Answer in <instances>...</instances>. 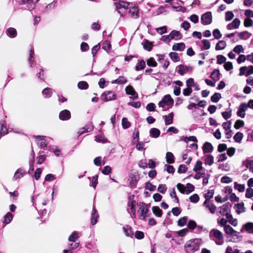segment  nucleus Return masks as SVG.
Segmentation results:
<instances>
[{"label":"nucleus","instance_id":"f257e3e1","mask_svg":"<svg viewBox=\"0 0 253 253\" xmlns=\"http://www.w3.org/2000/svg\"><path fill=\"white\" fill-rule=\"evenodd\" d=\"M202 243V239L199 238L190 240L184 245L185 251L187 253H194L199 250Z\"/></svg>","mask_w":253,"mask_h":253},{"label":"nucleus","instance_id":"f03ea898","mask_svg":"<svg viewBox=\"0 0 253 253\" xmlns=\"http://www.w3.org/2000/svg\"><path fill=\"white\" fill-rule=\"evenodd\" d=\"M210 237L213 240H216L215 243L217 245H221L223 243V235L222 233L218 229H212L209 234Z\"/></svg>","mask_w":253,"mask_h":253},{"label":"nucleus","instance_id":"7ed1b4c3","mask_svg":"<svg viewBox=\"0 0 253 253\" xmlns=\"http://www.w3.org/2000/svg\"><path fill=\"white\" fill-rule=\"evenodd\" d=\"M177 188L180 193L186 194H189L194 190V186L189 183H187L186 186L181 183H178Z\"/></svg>","mask_w":253,"mask_h":253},{"label":"nucleus","instance_id":"20e7f679","mask_svg":"<svg viewBox=\"0 0 253 253\" xmlns=\"http://www.w3.org/2000/svg\"><path fill=\"white\" fill-rule=\"evenodd\" d=\"M148 209L146 204L140 203L139 204L138 214L139 218L141 220H144L148 216Z\"/></svg>","mask_w":253,"mask_h":253},{"label":"nucleus","instance_id":"39448f33","mask_svg":"<svg viewBox=\"0 0 253 253\" xmlns=\"http://www.w3.org/2000/svg\"><path fill=\"white\" fill-rule=\"evenodd\" d=\"M173 100L169 94L166 95L159 102L158 105L160 107H164L165 106H172Z\"/></svg>","mask_w":253,"mask_h":253},{"label":"nucleus","instance_id":"423d86ee","mask_svg":"<svg viewBox=\"0 0 253 253\" xmlns=\"http://www.w3.org/2000/svg\"><path fill=\"white\" fill-rule=\"evenodd\" d=\"M101 98L102 100L107 102L116 99L117 95L112 91H107L101 95Z\"/></svg>","mask_w":253,"mask_h":253},{"label":"nucleus","instance_id":"0eeeda50","mask_svg":"<svg viewBox=\"0 0 253 253\" xmlns=\"http://www.w3.org/2000/svg\"><path fill=\"white\" fill-rule=\"evenodd\" d=\"M212 17L211 12H207L203 14L201 17V21L203 25H209L212 22Z\"/></svg>","mask_w":253,"mask_h":253},{"label":"nucleus","instance_id":"6e6552de","mask_svg":"<svg viewBox=\"0 0 253 253\" xmlns=\"http://www.w3.org/2000/svg\"><path fill=\"white\" fill-rule=\"evenodd\" d=\"M249 108V102L247 104L245 103H241L239 106L238 111L237 112V115L238 116L244 118L246 115V111Z\"/></svg>","mask_w":253,"mask_h":253},{"label":"nucleus","instance_id":"1a4fd4ad","mask_svg":"<svg viewBox=\"0 0 253 253\" xmlns=\"http://www.w3.org/2000/svg\"><path fill=\"white\" fill-rule=\"evenodd\" d=\"M231 208V205L229 203H226L223 205L222 206L218 208L217 215L218 213L221 215H225L230 210Z\"/></svg>","mask_w":253,"mask_h":253},{"label":"nucleus","instance_id":"9d476101","mask_svg":"<svg viewBox=\"0 0 253 253\" xmlns=\"http://www.w3.org/2000/svg\"><path fill=\"white\" fill-rule=\"evenodd\" d=\"M125 91L127 94L131 95L130 99L134 100L138 98V95L132 86L127 85L125 88Z\"/></svg>","mask_w":253,"mask_h":253},{"label":"nucleus","instance_id":"9b49d317","mask_svg":"<svg viewBox=\"0 0 253 253\" xmlns=\"http://www.w3.org/2000/svg\"><path fill=\"white\" fill-rule=\"evenodd\" d=\"M177 68L178 69L177 73L182 76L187 73L191 72L192 70V68L191 67L183 65H180L178 66Z\"/></svg>","mask_w":253,"mask_h":253},{"label":"nucleus","instance_id":"f8f14e48","mask_svg":"<svg viewBox=\"0 0 253 253\" xmlns=\"http://www.w3.org/2000/svg\"><path fill=\"white\" fill-rule=\"evenodd\" d=\"M33 137L35 138L37 145L41 148H44L47 146V143L45 140V136L34 135Z\"/></svg>","mask_w":253,"mask_h":253},{"label":"nucleus","instance_id":"ddd939ff","mask_svg":"<svg viewBox=\"0 0 253 253\" xmlns=\"http://www.w3.org/2000/svg\"><path fill=\"white\" fill-rule=\"evenodd\" d=\"M223 128L224 129L225 133L227 138H230L232 136V131L230 129L231 123L230 122H225L222 124Z\"/></svg>","mask_w":253,"mask_h":253},{"label":"nucleus","instance_id":"4468645a","mask_svg":"<svg viewBox=\"0 0 253 253\" xmlns=\"http://www.w3.org/2000/svg\"><path fill=\"white\" fill-rule=\"evenodd\" d=\"M224 231L226 234L228 235H233V238L234 237H236L237 239H240V237L237 236V235H234V233H237V231H235L231 226L229 225H227L225 226L224 227Z\"/></svg>","mask_w":253,"mask_h":253},{"label":"nucleus","instance_id":"2eb2a0df","mask_svg":"<svg viewBox=\"0 0 253 253\" xmlns=\"http://www.w3.org/2000/svg\"><path fill=\"white\" fill-rule=\"evenodd\" d=\"M116 8L118 10V12L121 15V11L119 10L121 8L127 9L130 4L129 3L125 2L124 1H119V2L115 3Z\"/></svg>","mask_w":253,"mask_h":253},{"label":"nucleus","instance_id":"dca6fc26","mask_svg":"<svg viewBox=\"0 0 253 253\" xmlns=\"http://www.w3.org/2000/svg\"><path fill=\"white\" fill-rule=\"evenodd\" d=\"M128 14L133 19H137L139 17V9L137 6L132 7L128 11Z\"/></svg>","mask_w":253,"mask_h":253},{"label":"nucleus","instance_id":"f3484780","mask_svg":"<svg viewBox=\"0 0 253 253\" xmlns=\"http://www.w3.org/2000/svg\"><path fill=\"white\" fill-rule=\"evenodd\" d=\"M25 171L22 168H19L15 172L14 176L13 177V180H16L18 179L21 178L25 174Z\"/></svg>","mask_w":253,"mask_h":253},{"label":"nucleus","instance_id":"a211bd4d","mask_svg":"<svg viewBox=\"0 0 253 253\" xmlns=\"http://www.w3.org/2000/svg\"><path fill=\"white\" fill-rule=\"evenodd\" d=\"M204 206L207 209H208V210L212 214H213L215 213L216 207L213 204H212V203H211L210 201L205 200L204 203Z\"/></svg>","mask_w":253,"mask_h":253},{"label":"nucleus","instance_id":"6ab92c4d","mask_svg":"<svg viewBox=\"0 0 253 253\" xmlns=\"http://www.w3.org/2000/svg\"><path fill=\"white\" fill-rule=\"evenodd\" d=\"M241 21L238 18H235L232 23L227 25L228 30H232V29H237L240 25Z\"/></svg>","mask_w":253,"mask_h":253},{"label":"nucleus","instance_id":"aec40b11","mask_svg":"<svg viewBox=\"0 0 253 253\" xmlns=\"http://www.w3.org/2000/svg\"><path fill=\"white\" fill-rule=\"evenodd\" d=\"M59 117L61 120H68L71 117V114L69 110H64L60 113Z\"/></svg>","mask_w":253,"mask_h":253},{"label":"nucleus","instance_id":"412c9836","mask_svg":"<svg viewBox=\"0 0 253 253\" xmlns=\"http://www.w3.org/2000/svg\"><path fill=\"white\" fill-rule=\"evenodd\" d=\"M245 230L249 233H252L253 232V223L249 222L244 224L241 229V232H243Z\"/></svg>","mask_w":253,"mask_h":253},{"label":"nucleus","instance_id":"4be33fe9","mask_svg":"<svg viewBox=\"0 0 253 253\" xmlns=\"http://www.w3.org/2000/svg\"><path fill=\"white\" fill-rule=\"evenodd\" d=\"M123 230L126 236L130 238L133 237V233L132 231V228L130 226L128 225H125L123 227Z\"/></svg>","mask_w":253,"mask_h":253},{"label":"nucleus","instance_id":"5701e85b","mask_svg":"<svg viewBox=\"0 0 253 253\" xmlns=\"http://www.w3.org/2000/svg\"><path fill=\"white\" fill-rule=\"evenodd\" d=\"M173 116V113L171 112L168 115H166L163 117L165 120V124L166 125L168 126L172 124Z\"/></svg>","mask_w":253,"mask_h":253},{"label":"nucleus","instance_id":"b1692460","mask_svg":"<svg viewBox=\"0 0 253 253\" xmlns=\"http://www.w3.org/2000/svg\"><path fill=\"white\" fill-rule=\"evenodd\" d=\"M213 149V147L211 143L206 142L204 143L203 146L204 153L211 152Z\"/></svg>","mask_w":253,"mask_h":253},{"label":"nucleus","instance_id":"393cba45","mask_svg":"<svg viewBox=\"0 0 253 253\" xmlns=\"http://www.w3.org/2000/svg\"><path fill=\"white\" fill-rule=\"evenodd\" d=\"M127 82V80L123 76H120L118 79L111 81L112 84H125Z\"/></svg>","mask_w":253,"mask_h":253},{"label":"nucleus","instance_id":"a878e982","mask_svg":"<svg viewBox=\"0 0 253 253\" xmlns=\"http://www.w3.org/2000/svg\"><path fill=\"white\" fill-rule=\"evenodd\" d=\"M243 51L244 48H233V51L228 53V56L231 59H234L235 57V53H240Z\"/></svg>","mask_w":253,"mask_h":253},{"label":"nucleus","instance_id":"bb28decb","mask_svg":"<svg viewBox=\"0 0 253 253\" xmlns=\"http://www.w3.org/2000/svg\"><path fill=\"white\" fill-rule=\"evenodd\" d=\"M150 135L154 138H158L160 135V131L157 128H152L149 131Z\"/></svg>","mask_w":253,"mask_h":253},{"label":"nucleus","instance_id":"cd10ccee","mask_svg":"<svg viewBox=\"0 0 253 253\" xmlns=\"http://www.w3.org/2000/svg\"><path fill=\"white\" fill-rule=\"evenodd\" d=\"M170 39L179 40L181 38V36L179 31L176 30H173L169 34Z\"/></svg>","mask_w":253,"mask_h":253},{"label":"nucleus","instance_id":"c85d7f7f","mask_svg":"<svg viewBox=\"0 0 253 253\" xmlns=\"http://www.w3.org/2000/svg\"><path fill=\"white\" fill-rule=\"evenodd\" d=\"M214 162L213 157L211 155H207L205 157L204 163L205 165L211 166Z\"/></svg>","mask_w":253,"mask_h":253},{"label":"nucleus","instance_id":"c756f323","mask_svg":"<svg viewBox=\"0 0 253 253\" xmlns=\"http://www.w3.org/2000/svg\"><path fill=\"white\" fill-rule=\"evenodd\" d=\"M236 211L238 214L245 212L244 205L243 203H239L235 206Z\"/></svg>","mask_w":253,"mask_h":253},{"label":"nucleus","instance_id":"7c9ffc66","mask_svg":"<svg viewBox=\"0 0 253 253\" xmlns=\"http://www.w3.org/2000/svg\"><path fill=\"white\" fill-rule=\"evenodd\" d=\"M93 127V126L92 124L91 123H89L85 126V127H83V128H82L79 133L81 135L84 132H89L92 130Z\"/></svg>","mask_w":253,"mask_h":253},{"label":"nucleus","instance_id":"2f4dec72","mask_svg":"<svg viewBox=\"0 0 253 253\" xmlns=\"http://www.w3.org/2000/svg\"><path fill=\"white\" fill-rule=\"evenodd\" d=\"M7 35L10 38H15L17 36V31L13 28H9L6 30Z\"/></svg>","mask_w":253,"mask_h":253},{"label":"nucleus","instance_id":"473e14b6","mask_svg":"<svg viewBox=\"0 0 253 253\" xmlns=\"http://www.w3.org/2000/svg\"><path fill=\"white\" fill-rule=\"evenodd\" d=\"M211 78L215 82L218 81L220 79V73L218 70H214L211 75Z\"/></svg>","mask_w":253,"mask_h":253},{"label":"nucleus","instance_id":"72a5a7b5","mask_svg":"<svg viewBox=\"0 0 253 253\" xmlns=\"http://www.w3.org/2000/svg\"><path fill=\"white\" fill-rule=\"evenodd\" d=\"M166 161L169 164H173L174 162V156L172 153L168 152L166 153Z\"/></svg>","mask_w":253,"mask_h":253},{"label":"nucleus","instance_id":"f704fd0d","mask_svg":"<svg viewBox=\"0 0 253 253\" xmlns=\"http://www.w3.org/2000/svg\"><path fill=\"white\" fill-rule=\"evenodd\" d=\"M53 91L52 89L50 88H45L42 91V95H44L45 97L49 98L50 97L52 94Z\"/></svg>","mask_w":253,"mask_h":253},{"label":"nucleus","instance_id":"c9c22d12","mask_svg":"<svg viewBox=\"0 0 253 253\" xmlns=\"http://www.w3.org/2000/svg\"><path fill=\"white\" fill-rule=\"evenodd\" d=\"M98 215L96 213V211L93 209V212L91 215V223L92 225H95L97 222Z\"/></svg>","mask_w":253,"mask_h":253},{"label":"nucleus","instance_id":"e433bc0d","mask_svg":"<svg viewBox=\"0 0 253 253\" xmlns=\"http://www.w3.org/2000/svg\"><path fill=\"white\" fill-rule=\"evenodd\" d=\"M79 237V232L77 231H74L69 237L68 240L70 242H75L76 240L78 239Z\"/></svg>","mask_w":253,"mask_h":253},{"label":"nucleus","instance_id":"4c0bfd02","mask_svg":"<svg viewBox=\"0 0 253 253\" xmlns=\"http://www.w3.org/2000/svg\"><path fill=\"white\" fill-rule=\"evenodd\" d=\"M12 218V214L10 212H8L4 216V220L3 223L5 224H7L11 221Z\"/></svg>","mask_w":253,"mask_h":253},{"label":"nucleus","instance_id":"58836bf2","mask_svg":"<svg viewBox=\"0 0 253 253\" xmlns=\"http://www.w3.org/2000/svg\"><path fill=\"white\" fill-rule=\"evenodd\" d=\"M152 211L154 214L158 217H161L162 215V211L159 207H153Z\"/></svg>","mask_w":253,"mask_h":253},{"label":"nucleus","instance_id":"ea45409f","mask_svg":"<svg viewBox=\"0 0 253 253\" xmlns=\"http://www.w3.org/2000/svg\"><path fill=\"white\" fill-rule=\"evenodd\" d=\"M136 202L134 200L129 201L128 203V206L130 207L131 212L132 214L135 215V209L134 207L136 205Z\"/></svg>","mask_w":253,"mask_h":253},{"label":"nucleus","instance_id":"a19ab883","mask_svg":"<svg viewBox=\"0 0 253 253\" xmlns=\"http://www.w3.org/2000/svg\"><path fill=\"white\" fill-rule=\"evenodd\" d=\"M202 162L201 161H197L195 166L193 168V171L195 172H198L202 169Z\"/></svg>","mask_w":253,"mask_h":253},{"label":"nucleus","instance_id":"79ce46f5","mask_svg":"<svg viewBox=\"0 0 253 253\" xmlns=\"http://www.w3.org/2000/svg\"><path fill=\"white\" fill-rule=\"evenodd\" d=\"M243 138V134L242 132H238L234 136L235 142L240 143Z\"/></svg>","mask_w":253,"mask_h":253},{"label":"nucleus","instance_id":"37998d69","mask_svg":"<svg viewBox=\"0 0 253 253\" xmlns=\"http://www.w3.org/2000/svg\"><path fill=\"white\" fill-rule=\"evenodd\" d=\"M169 55L171 59L174 62H177L180 59L179 56L177 53L170 52L169 54Z\"/></svg>","mask_w":253,"mask_h":253},{"label":"nucleus","instance_id":"c03bdc74","mask_svg":"<svg viewBox=\"0 0 253 253\" xmlns=\"http://www.w3.org/2000/svg\"><path fill=\"white\" fill-rule=\"evenodd\" d=\"M234 15L231 11H228L225 13V20L226 21H229L234 18Z\"/></svg>","mask_w":253,"mask_h":253},{"label":"nucleus","instance_id":"a18cd8bd","mask_svg":"<svg viewBox=\"0 0 253 253\" xmlns=\"http://www.w3.org/2000/svg\"><path fill=\"white\" fill-rule=\"evenodd\" d=\"M234 188L237 189L240 192H243L245 190V187L244 185L237 183V182L234 183Z\"/></svg>","mask_w":253,"mask_h":253},{"label":"nucleus","instance_id":"49530a36","mask_svg":"<svg viewBox=\"0 0 253 253\" xmlns=\"http://www.w3.org/2000/svg\"><path fill=\"white\" fill-rule=\"evenodd\" d=\"M147 64L149 66H151V67H156L157 65V62L155 61L154 59L152 57H150L147 59Z\"/></svg>","mask_w":253,"mask_h":253},{"label":"nucleus","instance_id":"de8ad7c7","mask_svg":"<svg viewBox=\"0 0 253 253\" xmlns=\"http://www.w3.org/2000/svg\"><path fill=\"white\" fill-rule=\"evenodd\" d=\"M145 67V62L144 60H141L135 66V70L136 71H139L143 69Z\"/></svg>","mask_w":253,"mask_h":253},{"label":"nucleus","instance_id":"09e8293b","mask_svg":"<svg viewBox=\"0 0 253 253\" xmlns=\"http://www.w3.org/2000/svg\"><path fill=\"white\" fill-rule=\"evenodd\" d=\"M221 98V94L219 93H214L211 97V101L212 102H217Z\"/></svg>","mask_w":253,"mask_h":253},{"label":"nucleus","instance_id":"8fccbe9b","mask_svg":"<svg viewBox=\"0 0 253 253\" xmlns=\"http://www.w3.org/2000/svg\"><path fill=\"white\" fill-rule=\"evenodd\" d=\"M78 86L81 89H85L88 88V85L86 82L81 81L79 82Z\"/></svg>","mask_w":253,"mask_h":253},{"label":"nucleus","instance_id":"3c124183","mask_svg":"<svg viewBox=\"0 0 253 253\" xmlns=\"http://www.w3.org/2000/svg\"><path fill=\"white\" fill-rule=\"evenodd\" d=\"M246 167L253 172V160H247L245 164Z\"/></svg>","mask_w":253,"mask_h":253},{"label":"nucleus","instance_id":"603ef678","mask_svg":"<svg viewBox=\"0 0 253 253\" xmlns=\"http://www.w3.org/2000/svg\"><path fill=\"white\" fill-rule=\"evenodd\" d=\"M251 34L247 32L244 31L239 33L238 37L241 39H246L250 36Z\"/></svg>","mask_w":253,"mask_h":253},{"label":"nucleus","instance_id":"864d4df0","mask_svg":"<svg viewBox=\"0 0 253 253\" xmlns=\"http://www.w3.org/2000/svg\"><path fill=\"white\" fill-rule=\"evenodd\" d=\"M122 124L123 127L125 129L128 128L130 126V123L127 121L126 118H123L122 119Z\"/></svg>","mask_w":253,"mask_h":253},{"label":"nucleus","instance_id":"5fc2aeb1","mask_svg":"<svg viewBox=\"0 0 253 253\" xmlns=\"http://www.w3.org/2000/svg\"><path fill=\"white\" fill-rule=\"evenodd\" d=\"M244 125V122L242 120H238L236 121L235 124H234V127L238 129L240 128V127L243 126Z\"/></svg>","mask_w":253,"mask_h":253},{"label":"nucleus","instance_id":"6e6d98bb","mask_svg":"<svg viewBox=\"0 0 253 253\" xmlns=\"http://www.w3.org/2000/svg\"><path fill=\"white\" fill-rule=\"evenodd\" d=\"M191 202L196 203L199 201V197L197 194H194L189 197Z\"/></svg>","mask_w":253,"mask_h":253},{"label":"nucleus","instance_id":"4d7b16f0","mask_svg":"<svg viewBox=\"0 0 253 253\" xmlns=\"http://www.w3.org/2000/svg\"><path fill=\"white\" fill-rule=\"evenodd\" d=\"M157 33L160 35H162L167 32V28L166 26H162L156 29Z\"/></svg>","mask_w":253,"mask_h":253},{"label":"nucleus","instance_id":"13d9d810","mask_svg":"<svg viewBox=\"0 0 253 253\" xmlns=\"http://www.w3.org/2000/svg\"><path fill=\"white\" fill-rule=\"evenodd\" d=\"M8 129L6 128V125L5 124H2L1 125V126L0 130V135H5L8 133Z\"/></svg>","mask_w":253,"mask_h":253},{"label":"nucleus","instance_id":"bf43d9fd","mask_svg":"<svg viewBox=\"0 0 253 253\" xmlns=\"http://www.w3.org/2000/svg\"><path fill=\"white\" fill-rule=\"evenodd\" d=\"M213 195L214 192L213 190H209L208 192L205 195L206 200L210 201V199L213 197Z\"/></svg>","mask_w":253,"mask_h":253},{"label":"nucleus","instance_id":"052dcab7","mask_svg":"<svg viewBox=\"0 0 253 253\" xmlns=\"http://www.w3.org/2000/svg\"><path fill=\"white\" fill-rule=\"evenodd\" d=\"M217 222L221 226H223L224 227L225 226L227 225L226 223L228 222V220L224 218H221L217 219Z\"/></svg>","mask_w":253,"mask_h":253},{"label":"nucleus","instance_id":"680f3d73","mask_svg":"<svg viewBox=\"0 0 253 253\" xmlns=\"http://www.w3.org/2000/svg\"><path fill=\"white\" fill-rule=\"evenodd\" d=\"M253 21L250 18H246L244 20V24L246 27H251L253 25Z\"/></svg>","mask_w":253,"mask_h":253},{"label":"nucleus","instance_id":"e2e57ef3","mask_svg":"<svg viewBox=\"0 0 253 253\" xmlns=\"http://www.w3.org/2000/svg\"><path fill=\"white\" fill-rule=\"evenodd\" d=\"M95 140L97 142H102V143H106V142H107V139L104 138V137L102 135H97V136H96L95 137Z\"/></svg>","mask_w":253,"mask_h":253},{"label":"nucleus","instance_id":"0e129e2a","mask_svg":"<svg viewBox=\"0 0 253 253\" xmlns=\"http://www.w3.org/2000/svg\"><path fill=\"white\" fill-rule=\"evenodd\" d=\"M98 175H95L93 176L91 182V186L95 189L98 183Z\"/></svg>","mask_w":253,"mask_h":253},{"label":"nucleus","instance_id":"69168bd1","mask_svg":"<svg viewBox=\"0 0 253 253\" xmlns=\"http://www.w3.org/2000/svg\"><path fill=\"white\" fill-rule=\"evenodd\" d=\"M187 220V219L186 217H183L180 218L178 220V225L180 226H183L186 224Z\"/></svg>","mask_w":253,"mask_h":253},{"label":"nucleus","instance_id":"338daca9","mask_svg":"<svg viewBox=\"0 0 253 253\" xmlns=\"http://www.w3.org/2000/svg\"><path fill=\"white\" fill-rule=\"evenodd\" d=\"M145 188L151 191H152L155 190L156 186L153 185L150 182H147L145 185Z\"/></svg>","mask_w":253,"mask_h":253},{"label":"nucleus","instance_id":"774afa93","mask_svg":"<svg viewBox=\"0 0 253 253\" xmlns=\"http://www.w3.org/2000/svg\"><path fill=\"white\" fill-rule=\"evenodd\" d=\"M158 190L161 193L164 194L166 192L167 187L165 184H160L158 186Z\"/></svg>","mask_w":253,"mask_h":253}]
</instances>
